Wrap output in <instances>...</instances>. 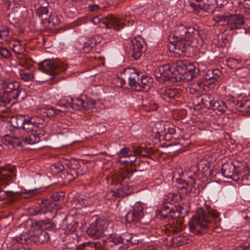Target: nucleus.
<instances>
[{
    "instance_id": "1",
    "label": "nucleus",
    "mask_w": 250,
    "mask_h": 250,
    "mask_svg": "<svg viewBox=\"0 0 250 250\" xmlns=\"http://www.w3.org/2000/svg\"><path fill=\"white\" fill-rule=\"evenodd\" d=\"M199 36L198 30L194 27H188L183 24L177 25L170 36L168 48L176 55H184L187 47L186 42H191Z\"/></svg>"
},
{
    "instance_id": "2",
    "label": "nucleus",
    "mask_w": 250,
    "mask_h": 250,
    "mask_svg": "<svg viewBox=\"0 0 250 250\" xmlns=\"http://www.w3.org/2000/svg\"><path fill=\"white\" fill-rule=\"evenodd\" d=\"M219 214L207 208H199L188 222L189 230L195 235L209 233L215 228Z\"/></svg>"
},
{
    "instance_id": "3",
    "label": "nucleus",
    "mask_w": 250,
    "mask_h": 250,
    "mask_svg": "<svg viewBox=\"0 0 250 250\" xmlns=\"http://www.w3.org/2000/svg\"><path fill=\"white\" fill-rule=\"evenodd\" d=\"M13 127L14 133L20 135L17 137H12L6 135L5 141L8 145L13 147L21 146L22 143L25 145H33L40 141L41 135H43V130L39 126H31L26 127L25 126H10Z\"/></svg>"
},
{
    "instance_id": "4",
    "label": "nucleus",
    "mask_w": 250,
    "mask_h": 250,
    "mask_svg": "<svg viewBox=\"0 0 250 250\" xmlns=\"http://www.w3.org/2000/svg\"><path fill=\"white\" fill-rule=\"evenodd\" d=\"M182 197L180 194L170 193L165 196L164 202L161 205L157 212L163 218H175L179 217H184L188 215V208L181 206H173L174 202H178L181 200Z\"/></svg>"
},
{
    "instance_id": "5",
    "label": "nucleus",
    "mask_w": 250,
    "mask_h": 250,
    "mask_svg": "<svg viewBox=\"0 0 250 250\" xmlns=\"http://www.w3.org/2000/svg\"><path fill=\"white\" fill-rule=\"evenodd\" d=\"M201 62H190L188 61L180 60L177 62L175 67L176 72L175 81L185 80L188 82L196 77L200 72Z\"/></svg>"
},
{
    "instance_id": "6",
    "label": "nucleus",
    "mask_w": 250,
    "mask_h": 250,
    "mask_svg": "<svg viewBox=\"0 0 250 250\" xmlns=\"http://www.w3.org/2000/svg\"><path fill=\"white\" fill-rule=\"evenodd\" d=\"M2 89L3 93H0V106L10 104L12 100H17L21 92L20 84L16 81H2Z\"/></svg>"
},
{
    "instance_id": "7",
    "label": "nucleus",
    "mask_w": 250,
    "mask_h": 250,
    "mask_svg": "<svg viewBox=\"0 0 250 250\" xmlns=\"http://www.w3.org/2000/svg\"><path fill=\"white\" fill-rule=\"evenodd\" d=\"M126 74L129 75L127 78L131 81L132 89L137 91H148L151 86L150 78L134 68V70H127Z\"/></svg>"
},
{
    "instance_id": "8",
    "label": "nucleus",
    "mask_w": 250,
    "mask_h": 250,
    "mask_svg": "<svg viewBox=\"0 0 250 250\" xmlns=\"http://www.w3.org/2000/svg\"><path fill=\"white\" fill-rule=\"evenodd\" d=\"M64 194L63 192H54L50 197V199L42 198L41 203H40V206L35 208L34 210L35 215L44 214L48 212H52L54 210L56 212L57 208L56 203L54 201L62 200Z\"/></svg>"
},
{
    "instance_id": "9",
    "label": "nucleus",
    "mask_w": 250,
    "mask_h": 250,
    "mask_svg": "<svg viewBox=\"0 0 250 250\" xmlns=\"http://www.w3.org/2000/svg\"><path fill=\"white\" fill-rule=\"evenodd\" d=\"M91 21L95 25L102 24L107 29H113L116 31H119L124 27V23L122 20L117 18L113 15H108L103 16L99 15L94 17Z\"/></svg>"
},
{
    "instance_id": "10",
    "label": "nucleus",
    "mask_w": 250,
    "mask_h": 250,
    "mask_svg": "<svg viewBox=\"0 0 250 250\" xmlns=\"http://www.w3.org/2000/svg\"><path fill=\"white\" fill-rule=\"evenodd\" d=\"M67 65L61 62H55L51 60H45L39 63V69L42 72L50 75V80L60 72H64L67 69Z\"/></svg>"
},
{
    "instance_id": "11",
    "label": "nucleus",
    "mask_w": 250,
    "mask_h": 250,
    "mask_svg": "<svg viewBox=\"0 0 250 250\" xmlns=\"http://www.w3.org/2000/svg\"><path fill=\"white\" fill-rule=\"evenodd\" d=\"M175 68L169 64L159 66L154 70V74L157 80L160 83L167 81H175L176 72Z\"/></svg>"
},
{
    "instance_id": "12",
    "label": "nucleus",
    "mask_w": 250,
    "mask_h": 250,
    "mask_svg": "<svg viewBox=\"0 0 250 250\" xmlns=\"http://www.w3.org/2000/svg\"><path fill=\"white\" fill-rule=\"evenodd\" d=\"M125 218L128 223H134L148 224L149 222L148 221H146L144 218L143 208L139 203L134 205L132 210L126 214Z\"/></svg>"
},
{
    "instance_id": "13",
    "label": "nucleus",
    "mask_w": 250,
    "mask_h": 250,
    "mask_svg": "<svg viewBox=\"0 0 250 250\" xmlns=\"http://www.w3.org/2000/svg\"><path fill=\"white\" fill-rule=\"evenodd\" d=\"M107 226V223L105 220L97 218L87 229V234L93 239H99L103 236Z\"/></svg>"
},
{
    "instance_id": "14",
    "label": "nucleus",
    "mask_w": 250,
    "mask_h": 250,
    "mask_svg": "<svg viewBox=\"0 0 250 250\" xmlns=\"http://www.w3.org/2000/svg\"><path fill=\"white\" fill-rule=\"evenodd\" d=\"M243 29L246 33L245 21L242 15L229 14L226 30L235 31L236 30Z\"/></svg>"
},
{
    "instance_id": "15",
    "label": "nucleus",
    "mask_w": 250,
    "mask_h": 250,
    "mask_svg": "<svg viewBox=\"0 0 250 250\" xmlns=\"http://www.w3.org/2000/svg\"><path fill=\"white\" fill-rule=\"evenodd\" d=\"M133 173L129 171H125L122 176V181L120 182L119 187L115 189L114 193L116 196L119 197H124L130 193L131 187L128 186L126 182L124 180L125 179H130L132 176Z\"/></svg>"
},
{
    "instance_id": "16",
    "label": "nucleus",
    "mask_w": 250,
    "mask_h": 250,
    "mask_svg": "<svg viewBox=\"0 0 250 250\" xmlns=\"http://www.w3.org/2000/svg\"><path fill=\"white\" fill-rule=\"evenodd\" d=\"M104 245L109 250H126V244L123 243L119 236L111 235L107 238L104 242Z\"/></svg>"
},
{
    "instance_id": "17",
    "label": "nucleus",
    "mask_w": 250,
    "mask_h": 250,
    "mask_svg": "<svg viewBox=\"0 0 250 250\" xmlns=\"http://www.w3.org/2000/svg\"><path fill=\"white\" fill-rule=\"evenodd\" d=\"M130 49L131 52V56L135 60H139L146 51L144 42L135 38L130 41Z\"/></svg>"
},
{
    "instance_id": "18",
    "label": "nucleus",
    "mask_w": 250,
    "mask_h": 250,
    "mask_svg": "<svg viewBox=\"0 0 250 250\" xmlns=\"http://www.w3.org/2000/svg\"><path fill=\"white\" fill-rule=\"evenodd\" d=\"M194 239L192 235L184 233L170 237L169 242L173 247H178L192 242Z\"/></svg>"
},
{
    "instance_id": "19",
    "label": "nucleus",
    "mask_w": 250,
    "mask_h": 250,
    "mask_svg": "<svg viewBox=\"0 0 250 250\" xmlns=\"http://www.w3.org/2000/svg\"><path fill=\"white\" fill-rule=\"evenodd\" d=\"M73 102L74 110L78 111L82 109H91L92 111H93V109H95V105L96 104V101L91 98L87 99L86 101H84L81 98H77L74 99Z\"/></svg>"
},
{
    "instance_id": "20",
    "label": "nucleus",
    "mask_w": 250,
    "mask_h": 250,
    "mask_svg": "<svg viewBox=\"0 0 250 250\" xmlns=\"http://www.w3.org/2000/svg\"><path fill=\"white\" fill-rule=\"evenodd\" d=\"M13 119L16 120V124L17 125H25L26 124L39 125L40 124H46L44 123V119L39 116L29 117L28 116L19 115L16 118H13Z\"/></svg>"
},
{
    "instance_id": "21",
    "label": "nucleus",
    "mask_w": 250,
    "mask_h": 250,
    "mask_svg": "<svg viewBox=\"0 0 250 250\" xmlns=\"http://www.w3.org/2000/svg\"><path fill=\"white\" fill-rule=\"evenodd\" d=\"M237 161H234L232 162H227L222 165L221 172L222 175L228 178L232 179L234 174H237V169L239 168V165L235 164Z\"/></svg>"
},
{
    "instance_id": "22",
    "label": "nucleus",
    "mask_w": 250,
    "mask_h": 250,
    "mask_svg": "<svg viewBox=\"0 0 250 250\" xmlns=\"http://www.w3.org/2000/svg\"><path fill=\"white\" fill-rule=\"evenodd\" d=\"M32 240L37 245L47 242L50 239L49 234L41 228L35 229L32 236Z\"/></svg>"
},
{
    "instance_id": "23",
    "label": "nucleus",
    "mask_w": 250,
    "mask_h": 250,
    "mask_svg": "<svg viewBox=\"0 0 250 250\" xmlns=\"http://www.w3.org/2000/svg\"><path fill=\"white\" fill-rule=\"evenodd\" d=\"M157 217L162 220H168L169 222L166 224V229L169 232H178L182 229V226L181 224L178 223L177 218H163L161 216L160 213L157 212Z\"/></svg>"
},
{
    "instance_id": "24",
    "label": "nucleus",
    "mask_w": 250,
    "mask_h": 250,
    "mask_svg": "<svg viewBox=\"0 0 250 250\" xmlns=\"http://www.w3.org/2000/svg\"><path fill=\"white\" fill-rule=\"evenodd\" d=\"M14 175V171L6 168H1L0 169V184L8 185Z\"/></svg>"
},
{
    "instance_id": "25",
    "label": "nucleus",
    "mask_w": 250,
    "mask_h": 250,
    "mask_svg": "<svg viewBox=\"0 0 250 250\" xmlns=\"http://www.w3.org/2000/svg\"><path fill=\"white\" fill-rule=\"evenodd\" d=\"M199 8L208 13H212L216 9L217 3L216 0H201Z\"/></svg>"
},
{
    "instance_id": "26",
    "label": "nucleus",
    "mask_w": 250,
    "mask_h": 250,
    "mask_svg": "<svg viewBox=\"0 0 250 250\" xmlns=\"http://www.w3.org/2000/svg\"><path fill=\"white\" fill-rule=\"evenodd\" d=\"M160 95L162 99L168 102L173 99L179 98L180 96L178 89L172 88L166 89L161 93Z\"/></svg>"
},
{
    "instance_id": "27",
    "label": "nucleus",
    "mask_w": 250,
    "mask_h": 250,
    "mask_svg": "<svg viewBox=\"0 0 250 250\" xmlns=\"http://www.w3.org/2000/svg\"><path fill=\"white\" fill-rule=\"evenodd\" d=\"M227 109V105L222 100H214L210 108V109L215 111L216 114L218 115L224 114Z\"/></svg>"
},
{
    "instance_id": "28",
    "label": "nucleus",
    "mask_w": 250,
    "mask_h": 250,
    "mask_svg": "<svg viewBox=\"0 0 250 250\" xmlns=\"http://www.w3.org/2000/svg\"><path fill=\"white\" fill-rule=\"evenodd\" d=\"M35 225L37 227L41 228L43 230L49 231H54L56 229V225L49 220L36 221Z\"/></svg>"
},
{
    "instance_id": "29",
    "label": "nucleus",
    "mask_w": 250,
    "mask_h": 250,
    "mask_svg": "<svg viewBox=\"0 0 250 250\" xmlns=\"http://www.w3.org/2000/svg\"><path fill=\"white\" fill-rule=\"evenodd\" d=\"M203 108L210 109L214 101L213 96L209 93H205L201 95Z\"/></svg>"
},
{
    "instance_id": "30",
    "label": "nucleus",
    "mask_w": 250,
    "mask_h": 250,
    "mask_svg": "<svg viewBox=\"0 0 250 250\" xmlns=\"http://www.w3.org/2000/svg\"><path fill=\"white\" fill-rule=\"evenodd\" d=\"M177 185L176 187L178 189L182 191L184 194H187L191 192L192 189L191 186L190 185L187 181L182 179H178L177 180Z\"/></svg>"
},
{
    "instance_id": "31",
    "label": "nucleus",
    "mask_w": 250,
    "mask_h": 250,
    "mask_svg": "<svg viewBox=\"0 0 250 250\" xmlns=\"http://www.w3.org/2000/svg\"><path fill=\"white\" fill-rule=\"evenodd\" d=\"M97 42L94 38H90L84 43L82 50L86 53H90L91 51L93 52L95 51L94 48Z\"/></svg>"
},
{
    "instance_id": "32",
    "label": "nucleus",
    "mask_w": 250,
    "mask_h": 250,
    "mask_svg": "<svg viewBox=\"0 0 250 250\" xmlns=\"http://www.w3.org/2000/svg\"><path fill=\"white\" fill-rule=\"evenodd\" d=\"M103 247V244L99 242H88L83 243L81 246L80 250H98Z\"/></svg>"
},
{
    "instance_id": "33",
    "label": "nucleus",
    "mask_w": 250,
    "mask_h": 250,
    "mask_svg": "<svg viewBox=\"0 0 250 250\" xmlns=\"http://www.w3.org/2000/svg\"><path fill=\"white\" fill-rule=\"evenodd\" d=\"M153 131L158 134L160 138L164 140H169L170 137H167V128L165 126H155L152 128Z\"/></svg>"
},
{
    "instance_id": "34",
    "label": "nucleus",
    "mask_w": 250,
    "mask_h": 250,
    "mask_svg": "<svg viewBox=\"0 0 250 250\" xmlns=\"http://www.w3.org/2000/svg\"><path fill=\"white\" fill-rule=\"evenodd\" d=\"M74 99H75L71 98L69 100H67L66 101L63 100L61 101L58 103V105L61 107L60 109H61L63 110L62 112H66V111H69V108L74 109L73 102Z\"/></svg>"
},
{
    "instance_id": "35",
    "label": "nucleus",
    "mask_w": 250,
    "mask_h": 250,
    "mask_svg": "<svg viewBox=\"0 0 250 250\" xmlns=\"http://www.w3.org/2000/svg\"><path fill=\"white\" fill-rule=\"evenodd\" d=\"M134 68H131V67H127V68H126L125 69H124L123 72L122 73V75H123V78H119L118 79V80L120 83V85H121V86L124 88V87H126L125 84V81H128V83H129V85L131 86V87L132 88V84L130 83V82H131L129 79H128L127 78H128L129 77V75H127L126 73V71L127 70H134Z\"/></svg>"
},
{
    "instance_id": "36",
    "label": "nucleus",
    "mask_w": 250,
    "mask_h": 250,
    "mask_svg": "<svg viewBox=\"0 0 250 250\" xmlns=\"http://www.w3.org/2000/svg\"><path fill=\"white\" fill-rule=\"evenodd\" d=\"M12 50L17 54H22L24 52L25 49L24 44L21 41H17L12 44Z\"/></svg>"
},
{
    "instance_id": "37",
    "label": "nucleus",
    "mask_w": 250,
    "mask_h": 250,
    "mask_svg": "<svg viewBox=\"0 0 250 250\" xmlns=\"http://www.w3.org/2000/svg\"><path fill=\"white\" fill-rule=\"evenodd\" d=\"M78 202L84 207L92 205L95 202V199L89 196H81L78 198Z\"/></svg>"
},
{
    "instance_id": "38",
    "label": "nucleus",
    "mask_w": 250,
    "mask_h": 250,
    "mask_svg": "<svg viewBox=\"0 0 250 250\" xmlns=\"http://www.w3.org/2000/svg\"><path fill=\"white\" fill-rule=\"evenodd\" d=\"M20 76L24 81H32L34 78L33 72L28 69L20 70Z\"/></svg>"
},
{
    "instance_id": "39",
    "label": "nucleus",
    "mask_w": 250,
    "mask_h": 250,
    "mask_svg": "<svg viewBox=\"0 0 250 250\" xmlns=\"http://www.w3.org/2000/svg\"><path fill=\"white\" fill-rule=\"evenodd\" d=\"M235 164L236 165H239V168L243 167V171H238L237 173V174H238V175H239L242 178V180L244 181L245 180L248 179V176L250 171L248 167L245 166H243V163H240L238 161H237ZM241 169H242V168H241Z\"/></svg>"
},
{
    "instance_id": "40",
    "label": "nucleus",
    "mask_w": 250,
    "mask_h": 250,
    "mask_svg": "<svg viewBox=\"0 0 250 250\" xmlns=\"http://www.w3.org/2000/svg\"><path fill=\"white\" fill-rule=\"evenodd\" d=\"M80 164L78 161H75L73 164L71 166L69 174L74 179L77 177L80 174Z\"/></svg>"
},
{
    "instance_id": "41",
    "label": "nucleus",
    "mask_w": 250,
    "mask_h": 250,
    "mask_svg": "<svg viewBox=\"0 0 250 250\" xmlns=\"http://www.w3.org/2000/svg\"><path fill=\"white\" fill-rule=\"evenodd\" d=\"M228 18L229 15H224L223 14H216L214 16L213 21L215 23L223 25V22H226L227 23Z\"/></svg>"
},
{
    "instance_id": "42",
    "label": "nucleus",
    "mask_w": 250,
    "mask_h": 250,
    "mask_svg": "<svg viewBox=\"0 0 250 250\" xmlns=\"http://www.w3.org/2000/svg\"><path fill=\"white\" fill-rule=\"evenodd\" d=\"M32 239L30 238L28 235H21L16 239V241L18 242L22 246V248H24V245H29L32 242Z\"/></svg>"
},
{
    "instance_id": "43",
    "label": "nucleus",
    "mask_w": 250,
    "mask_h": 250,
    "mask_svg": "<svg viewBox=\"0 0 250 250\" xmlns=\"http://www.w3.org/2000/svg\"><path fill=\"white\" fill-rule=\"evenodd\" d=\"M9 36V28L4 27L0 30V43H4L8 41Z\"/></svg>"
},
{
    "instance_id": "44",
    "label": "nucleus",
    "mask_w": 250,
    "mask_h": 250,
    "mask_svg": "<svg viewBox=\"0 0 250 250\" xmlns=\"http://www.w3.org/2000/svg\"><path fill=\"white\" fill-rule=\"evenodd\" d=\"M48 10L47 6H40L37 10V15L42 19V20H46Z\"/></svg>"
},
{
    "instance_id": "45",
    "label": "nucleus",
    "mask_w": 250,
    "mask_h": 250,
    "mask_svg": "<svg viewBox=\"0 0 250 250\" xmlns=\"http://www.w3.org/2000/svg\"><path fill=\"white\" fill-rule=\"evenodd\" d=\"M250 72V69L246 67H237L235 70V74L240 78L246 77L248 76Z\"/></svg>"
},
{
    "instance_id": "46",
    "label": "nucleus",
    "mask_w": 250,
    "mask_h": 250,
    "mask_svg": "<svg viewBox=\"0 0 250 250\" xmlns=\"http://www.w3.org/2000/svg\"><path fill=\"white\" fill-rule=\"evenodd\" d=\"M133 150L136 154L140 155L144 158L147 157L149 153V150L147 148L139 146H134Z\"/></svg>"
},
{
    "instance_id": "47",
    "label": "nucleus",
    "mask_w": 250,
    "mask_h": 250,
    "mask_svg": "<svg viewBox=\"0 0 250 250\" xmlns=\"http://www.w3.org/2000/svg\"><path fill=\"white\" fill-rule=\"evenodd\" d=\"M46 112H44V114H46V116L48 117H53L55 115L59 114V111H62L63 110L61 109H56L50 106H46L44 108Z\"/></svg>"
},
{
    "instance_id": "48",
    "label": "nucleus",
    "mask_w": 250,
    "mask_h": 250,
    "mask_svg": "<svg viewBox=\"0 0 250 250\" xmlns=\"http://www.w3.org/2000/svg\"><path fill=\"white\" fill-rule=\"evenodd\" d=\"M132 234L128 232L124 233L122 234L120 237L121 241L123 243L126 244L127 246V249L129 247V241L131 239Z\"/></svg>"
},
{
    "instance_id": "49",
    "label": "nucleus",
    "mask_w": 250,
    "mask_h": 250,
    "mask_svg": "<svg viewBox=\"0 0 250 250\" xmlns=\"http://www.w3.org/2000/svg\"><path fill=\"white\" fill-rule=\"evenodd\" d=\"M38 193L37 189H32L29 190L25 189L21 193L22 197L24 198H29Z\"/></svg>"
},
{
    "instance_id": "50",
    "label": "nucleus",
    "mask_w": 250,
    "mask_h": 250,
    "mask_svg": "<svg viewBox=\"0 0 250 250\" xmlns=\"http://www.w3.org/2000/svg\"><path fill=\"white\" fill-rule=\"evenodd\" d=\"M48 23L50 26H55L59 24L60 20L58 16L55 14L51 15L48 18Z\"/></svg>"
},
{
    "instance_id": "51",
    "label": "nucleus",
    "mask_w": 250,
    "mask_h": 250,
    "mask_svg": "<svg viewBox=\"0 0 250 250\" xmlns=\"http://www.w3.org/2000/svg\"><path fill=\"white\" fill-rule=\"evenodd\" d=\"M241 112L244 115L250 116V100H245L244 101L243 110Z\"/></svg>"
},
{
    "instance_id": "52",
    "label": "nucleus",
    "mask_w": 250,
    "mask_h": 250,
    "mask_svg": "<svg viewBox=\"0 0 250 250\" xmlns=\"http://www.w3.org/2000/svg\"><path fill=\"white\" fill-rule=\"evenodd\" d=\"M212 72V83H215L216 82H219L221 80L220 76L221 72L218 69L211 70Z\"/></svg>"
},
{
    "instance_id": "53",
    "label": "nucleus",
    "mask_w": 250,
    "mask_h": 250,
    "mask_svg": "<svg viewBox=\"0 0 250 250\" xmlns=\"http://www.w3.org/2000/svg\"><path fill=\"white\" fill-rule=\"evenodd\" d=\"M8 250H24L25 248H22L21 244L16 241H14L13 243H10L7 246Z\"/></svg>"
},
{
    "instance_id": "54",
    "label": "nucleus",
    "mask_w": 250,
    "mask_h": 250,
    "mask_svg": "<svg viewBox=\"0 0 250 250\" xmlns=\"http://www.w3.org/2000/svg\"><path fill=\"white\" fill-rule=\"evenodd\" d=\"M51 168L55 173H58L64 170V166L61 162H57L52 165Z\"/></svg>"
},
{
    "instance_id": "55",
    "label": "nucleus",
    "mask_w": 250,
    "mask_h": 250,
    "mask_svg": "<svg viewBox=\"0 0 250 250\" xmlns=\"http://www.w3.org/2000/svg\"><path fill=\"white\" fill-rule=\"evenodd\" d=\"M201 95L199 96H196L193 98V104L197 109L203 108Z\"/></svg>"
},
{
    "instance_id": "56",
    "label": "nucleus",
    "mask_w": 250,
    "mask_h": 250,
    "mask_svg": "<svg viewBox=\"0 0 250 250\" xmlns=\"http://www.w3.org/2000/svg\"><path fill=\"white\" fill-rule=\"evenodd\" d=\"M239 63L238 61L234 58H229L227 61V65L231 69H236Z\"/></svg>"
},
{
    "instance_id": "57",
    "label": "nucleus",
    "mask_w": 250,
    "mask_h": 250,
    "mask_svg": "<svg viewBox=\"0 0 250 250\" xmlns=\"http://www.w3.org/2000/svg\"><path fill=\"white\" fill-rule=\"evenodd\" d=\"M203 76L205 80L209 81L208 84L212 83V72L211 69H208L207 71L204 72Z\"/></svg>"
},
{
    "instance_id": "58",
    "label": "nucleus",
    "mask_w": 250,
    "mask_h": 250,
    "mask_svg": "<svg viewBox=\"0 0 250 250\" xmlns=\"http://www.w3.org/2000/svg\"><path fill=\"white\" fill-rule=\"evenodd\" d=\"M10 51L5 47H0V56L5 59H7L10 56Z\"/></svg>"
},
{
    "instance_id": "59",
    "label": "nucleus",
    "mask_w": 250,
    "mask_h": 250,
    "mask_svg": "<svg viewBox=\"0 0 250 250\" xmlns=\"http://www.w3.org/2000/svg\"><path fill=\"white\" fill-rule=\"evenodd\" d=\"M129 152H130V150L128 147H124L120 150V152L118 154V157L119 158L125 157L126 156H128Z\"/></svg>"
},
{
    "instance_id": "60",
    "label": "nucleus",
    "mask_w": 250,
    "mask_h": 250,
    "mask_svg": "<svg viewBox=\"0 0 250 250\" xmlns=\"http://www.w3.org/2000/svg\"><path fill=\"white\" fill-rule=\"evenodd\" d=\"M139 242V240L138 236L135 234H132L131 239L129 241V247L138 244Z\"/></svg>"
},
{
    "instance_id": "61",
    "label": "nucleus",
    "mask_w": 250,
    "mask_h": 250,
    "mask_svg": "<svg viewBox=\"0 0 250 250\" xmlns=\"http://www.w3.org/2000/svg\"><path fill=\"white\" fill-rule=\"evenodd\" d=\"M88 9L90 11H95L100 9V7L98 4H94L89 5L88 7Z\"/></svg>"
},
{
    "instance_id": "62",
    "label": "nucleus",
    "mask_w": 250,
    "mask_h": 250,
    "mask_svg": "<svg viewBox=\"0 0 250 250\" xmlns=\"http://www.w3.org/2000/svg\"><path fill=\"white\" fill-rule=\"evenodd\" d=\"M244 101H237L235 104L236 109L241 112V110H243Z\"/></svg>"
},
{
    "instance_id": "63",
    "label": "nucleus",
    "mask_w": 250,
    "mask_h": 250,
    "mask_svg": "<svg viewBox=\"0 0 250 250\" xmlns=\"http://www.w3.org/2000/svg\"><path fill=\"white\" fill-rule=\"evenodd\" d=\"M176 128L173 127H168L167 128V137H170L168 135H171L175 133Z\"/></svg>"
},
{
    "instance_id": "64",
    "label": "nucleus",
    "mask_w": 250,
    "mask_h": 250,
    "mask_svg": "<svg viewBox=\"0 0 250 250\" xmlns=\"http://www.w3.org/2000/svg\"><path fill=\"white\" fill-rule=\"evenodd\" d=\"M7 197V193L4 190H0V201L5 199Z\"/></svg>"
}]
</instances>
